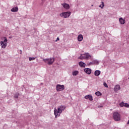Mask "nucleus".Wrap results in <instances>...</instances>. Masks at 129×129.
<instances>
[{
    "label": "nucleus",
    "instance_id": "1",
    "mask_svg": "<svg viewBox=\"0 0 129 129\" xmlns=\"http://www.w3.org/2000/svg\"><path fill=\"white\" fill-rule=\"evenodd\" d=\"M113 118L115 121H120V114L117 112H114L113 113Z\"/></svg>",
    "mask_w": 129,
    "mask_h": 129
},
{
    "label": "nucleus",
    "instance_id": "2",
    "mask_svg": "<svg viewBox=\"0 0 129 129\" xmlns=\"http://www.w3.org/2000/svg\"><path fill=\"white\" fill-rule=\"evenodd\" d=\"M43 61L45 62V63H47L48 65H52L53 63H54V61H55L54 58L50 57L49 58H43Z\"/></svg>",
    "mask_w": 129,
    "mask_h": 129
},
{
    "label": "nucleus",
    "instance_id": "3",
    "mask_svg": "<svg viewBox=\"0 0 129 129\" xmlns=\"http://www.w3.org/2000/svg\"><path fill=\"white\" fill-rule=\"evenodd\" d=\"M62 111H63L61 110V109H60V108H59L58 107H57V109L54 108V113L55 118H57L58 116H60V114L62 113Z\"/></svg>",
    "mask_w": 129,
    "mask_h": 129
},
{
    "label": "nucleus",
    "instance_id": "4",
    "mask_svg": "<svg viewBox=\"0 0 129 129\" xmlns=\"http://www.w3.org/2000/svg\"><path fill=\"white\" fill-rule=\"evenodd\" d=\"M90 57H91V55H90V54L88 53H86L83 55L81 54L79 57V59H80L81 60H83V59L88 60Z\"/></svg>",
    "mask_w": 129,
    "mask_h": 129
},
{
    "label": "nucleus",
    "instance_id": "5",
    "mask_svg": "<svg viewBox=\"0 0 129 129\" xmlns=\"http://www.w3.org/2000/svg\"><path fill=\"white\" fill-rule=\"evenodd\" d=\"M71 15V12H63L60 14V16L61 18H69Z\"/></svg>",
    "mask_w": 129,
    "mask_h": 129
},
{
    "label": "nucleus",
    "instance_id": "6",
    "mask_svg": "<svg viewBox=\"0 0 129 129\" xmlns=\"http://www.w3.org/2000/svg\"><path fill=\"white\" fill-rule=\"evenodd\" d=\"M56 91H62L65 89V87L64 85H61L59 84H57L56 86Z\"/></svg>",
    "mask_w": 129,
    "mask_h": 129
},
{
    "label": "nucleus",
    "instance_id": "7",
    "mask_svg": "<svg viewBox=\"0 0 129 129\" xmlns=\"http://www.w3.org/2000/svg\"><path fill=\"white\" fill-rule=\"evenodd\" d=\"M61 6L66 10H69L70 9V5L67 4V3L61 4Z\"/></svg>",
    "mask_w": 129,
    "mask_h": 129
},
{
    "label": "nucleus",
    "instance_id": "8",
    "mask_svg": "<svg viewBox=\"0 0 129 129\" xmlns=\"http://www.w3.org/2000/svg\"><path fill=\"white\" fill-rule=\"evenodd\" d=\"M84 72L87 74L90 75V74H91L92 70L91 69H89V68H85L84 69Z\"/></svg>",
    "mask_w": 129,
    "mask_h": 129
},
{
    "label": "nucleus",
    "instance_id": "9",
    "mask_svg": "<svg viewBox=\"0 0 129 129\" xmlns=\"http://www.w3.org/2000/svg\"><path fill=\"white\" fill-rule=\"evenodd\" d=\"M85 98L86 99H89L90 100V101H92V100H93L92 95H88L85 96Z\"/></svg>",
    "mask_w": 129,
    "mask_h": 129
},
{
    "label": "nucleus",
    "instance_id": "10",
    "mask_svg": "<svg viewBox=\"0 0 129 129\" xmlns=\"http://www.w3.org/2000/svg\"><path fill=\"white\" fill-rule=\"evenodd\" d=\"M114 90L115 92L118 91V90H120V86H119V85H116L114 88Z\"/></svg>",
    "mask_w": 129,
    "mask_h": 129
},
{
    "label": "nucleus",
    "instance_id": "11",
    "mask_svg": "<svg viewBox=\"0 0 129 129\" xmlns=\"http://www.w3.org/2000/svg\"><path fill=\"white\" fill-rule=\"evenodd\" d=\"M79 65L80 67H82L83 68H85V66H86V64L83 61H80L79 62Z\"/></svg>",
    "mask_w": 129,
    "mask_h": 129
},
{
    "label": "nucleus",
    "instance_id": "12",
    "mask_svg": "<svg viewBox=\"0 0 129 129\" xmlns=\"http://www.w3.org/2000/svg\"><path fill=\"white\" fill-rule=\"evenodd\" d=\"M1 44L2 46V48L3 49H5L6 47H7L8 43H4V41H1Z\"/></svg>",
    "mask_w": 129,
    "mask_h": 129
},
{
    "label": "nucleus",
    "instance_id": "13",
    "mask_svg": "<svg viewBox=\"0 0 129 129\" xmlns=\"http://www.w3.org/2000/svg\"><path fill=\"white\" fill-rule=\"evenodd\" d=\"M119 21L121 25H124V24H125V20H123L122 18H120L119 19Z\"/></svg>",
    "mask_w": 129,
    "mask_h": 129
},
{
    "label": "nucleus",
    "instance_id": "14",
    "mask_svg": "<svg viewBox=\"0 0 129 129\" xmlns=\"http://www.w3.org/2000/svg\"><path fill=\"white\" fill-rule=\"evenodd\" d=\"M83 40V36L82 34H80L78 36V40L79 42H81Z\"/></svg>",
    "mask_w": 129,
    "mask_h": 129
},
{
    "label": "nucleus",
    "instance_id": "15",
    "mask_svg": "<svg viewBox=\"0 0 129 129\" xmlns=\"http://www.w3.org/2000/svg\"><path fill=\"white\" fill-rule=\"evenodd\" d=\"M100 73H101V72L99 70H96L94 72L95 76H99L100 75Z\"/></svg>",
    "mask_w": 129,
    "mask_h": 129
},
{
    "label": "nucleus",
    "instance_id": "16",
    "mask_svg": "<svg viewBox=\"0 0 129 129\" xmlns=\"http://www.w3.org/2000/svg\"><path fill=\"white\" fill-rule=\"evenodd\" d=\"M18 11H19V8H18L17 7H14L11 9V12H12V13H15L16 12H18Z\"/></svg>",
    "mask_w": 129,
    "mask_h": 129
},
{
    "label": "nucleus",
    "instance_id": "17",
    "mask_svg": "<svg viewBox=\"0 0 129 129\" xmlns=\"http://www.w3.org/2000/svg\"><path fill=\"white\" fill-rule=\"evenodd\" d=\"M60 109H61L62 111H64L65 110V108H66V106L64 105H60L58 107Z\"/></svg>",
    "mask_w": 129,
    "mask_h": 129
},
{
    "label": "nucleus",
    "instance_id": "18",
    "mask_svg": "<svg viewBox=\"0 0 129 129\" xmlns=\"http://www.w3.org/2000/svg\"><path fill=\"white\" fill-rule=\"evenodd\" d=\"M93 63H94V65H98L99 64V61L97 59L93 60Z\"/></svg>",
    "mask_w": 129,
    "mask_h": 129
},
{
    "label": "nucleus",
    "instance_id": "19",
    "mask_svg": "<svg viewBox=\"0 0 129 129\" xmlns=\"http://www.w3.org/2000/svg\"><path fill=\"white\" fill-rule=\"evenodd\" d=\"M78 73H79V72L78 71H75L73 72V76H76L77 75H78Z\"/></svg>",
    "mask_w": 129,
    "mask_h": 129
},
{
    "label": "nucleus",
    "instance_id": "20",
    "mask_svg": "<svg viewBox=\"0 0 129 129\" xmlns=\"http://www.w3.org/2000/svg\"><path fill=\"white\" fill-rule=\"evenodd\" d=\"M101 5L99 6V8H101V9H103L104 8V3L103 2H101Z\"/></svg>",
    "mask_w": 129,
    "mask_h": 129
},
{
    "label": "nucleus",
    "instance_id": "21",
    "mask_svg": "<svg viewBox=\"0 0 129 129\" xmlns=\"http://www.w3.org/2000/svg\"><path fill=\"white\" fill-rule=\"evenodd\" d=\"M95 95H97V96H100L102 95V94H101L100 92L97 91L95 92Z\"/></svg>",
    "mask_w": 129,
    "mask_h": 129
},
{
    "label": "nucleus",
    "instance_id": "22",
    "mask_svg": "<svg viewBox=\"0 0 129 129\" xmlns=\"http://www.w3.org/2000/svg\"><path fill=\"white\" fill-rule=\"evenodd\" d=\"M20 94L19 93H16L14 95V98L17 99L19 97Z\"/></svg>",
    "mask_w": 129,
    "mask_h": 129
},
{
    "label": "nucleus",
    "instance_id": "23",
    "mask_svg": "<svg viewBox=\"0 0 129 129\" xmlns=\"http://www.w3.org/2000/svg\"><path fill=\"white\" fill-rule=\"evenodd\" d=\"M119 106L121 107H123V106H124V102H121V103H119Z\"/></svg>",
    "mask_w": 129,
    "mask_h": 129
},
{
    "label": "nucleus",
    "instance_id": "24",
    "mask_svg": "<svg viewBox=\"0 0 129 129\" xmlns=\"http://www.w3.org/2000/svg\"><path fill=\"white\" fill-rule=\"evenodd\" d=\"M36 59V57H29V61H33V60H35Z\"/></svg>",
    "mask_w": 129,
    "mask_h": 129
},
{
    "label": "nucleus",
    "instance_id": "25",
    "mask_svg": "<svg viewBox=\"0 0 129 129\" xmlns=\"http://www.w3.org/2000/svg\"><path fill=\"white\" fill-rule=\"evenodd\" d=\"M4 43H7L8 44V39H7V37H4Z\"/></svg>",
    "mask_w": 129,
    "mask_h": 129
},
{
    "label": "nucleus",
    "instance_id": "26",
    "mask_svg": "<svg viewBox=\"0 0 129 129\" xmlns=\"http://www.w3.org/2000/svg\"><path fill=\"white\" fill-rule=\"evenodd\" d=\"M124 106L125 107H127V108H128V107H129V104H128V103H124Z\"/></svg>",
    "mask_w": 129,
    "mask_h": 129
},
{
    "label": "nucleus",
    "instance_id": "27",
    "mask_svg": "<svg viewBox=\"0 0 129 129\" xmlns=\"http://www.w3.org/2000/svg\"><path fill=\"white\" fill-rule=\"evenodd\" d=\"M103 85H104V86H105V87H106V88H108V86L107 85V84H106V83L104 82Z\"/></svg>",
    "mask_w": 129,
    "mask_h": 129
},
{
    "label": "nucleus",
    "instance_id": "28",
    "mask_svg": "<svg viewBox=\"0 0 129 129\" xmlns=\"http://www.w3.org/2000/svg\"><path fill=\"white\" fill-rule=\"evenodd\" d=\"M89 65H94L93 63V61L92 62H89Z\"/></svg>",
    "mask_w": 129,
    "mask_h": 129
},
{
    "label": "nucleus",
    "instance_id": "29",
    "mask_svg": "<svg viewBox=\"0 0 129 129\" xmlns=\"http://www.w3.org/2000/svg\"><path fill=\"white\" fill-rule=\"evenodd\" d=\"M98 107L99 108H101V107H103V106H102V105H99V106H98Z\"/></svg>",
    "mask_w": 129,
    "mask_h": 129
},
{
    "label": "nucleus",
    "instance_id": "30",
    "mask_svg": "<svg viewBox=\"0 0 129 129\" xmlns=\"http://www.w3.org/2000/svg\"><path fill=\"white\" fill-rule=\"evenodd\" d=\"M59 40H60V39L59 38V37H57V38H56V41H59Z\"/></svg>",
    "mask_w": 129,
    "mask_h": 129
},
{
    "label": "nucleus",
    "instance_id": "31",
    "mask_svg": "<svg viewBox=\"0 0 129 129\" xmlns=\"http://www.w3.org/2000/svg\"><path fill=\"white\" fill-rule=\"evenodd\" d=\"M20 54H22V50H20Z\"/></svg>",
    "mask_w": 129,
    "mask_h": 129
},
{
    "label": "nucleus",
    "instance_id": "32",
    "mask_svg": "<svg viewBox=\"0 0 129 129\" xmlns=\"http://www.w3.org/2000/svg\"><path fill=\"white\" fill-rule=\"evenodd\" d=\"M42 3H44V2H45V0H41Z\"/></svg>",
    "mask_w": 129,
    "mask_h": 129
}]
</instances>
